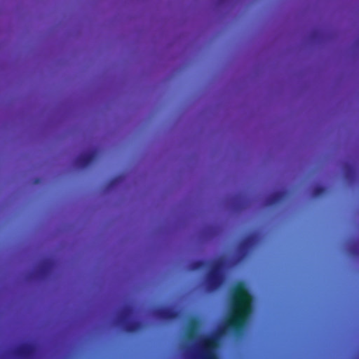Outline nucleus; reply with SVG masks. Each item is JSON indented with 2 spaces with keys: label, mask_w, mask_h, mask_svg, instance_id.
<instances>
[{
  "label": "nucleus",
  "mask_w": 359,
  "mask_h": 359,
  "mask_svg": "<svg viewBox=\"0 0 359 359\" xmlns=\"http://www.w3.org/2000/svg\"><path fill=\"white\" fill-rule=\"evenodd\" d=\"M252 312V297L243 283H238L231 294L230 313L217 332L204 338L201 343L200 359H217L215 349L218 337L228 331L240 332L243 329Z\"/></svg>",
  "instance_id": "nucleus-1"
},
{
  "label": "nucleus",
  "mask_w": 359,
  "mask_h": 359,
  "mask_svg": "<svg viewBox=\"0 0 359 359\" xmlns=\"http://www.w3.org/2000/svg\"><path fill=\"white\" fill-rule=\"evenodd\" d=\"M224 265L225 262L222 258L218 259L213 263L205 280L208 290L215 291L221 286L223 282L222 270Z\"/></svg>",
  "instance_id": "nucleus-2"
},
{
  "label": "nucleus",
  "mask_w": 359,
  "mask_h": 359,
  "mask_svg": "<svg viewBox=\"0 0 359 359\" xmlns=\"http://www.w3.org/2000/svg\"><path fill=\"white\" fill-rule=\"evenodd\" d=\"M132 314V308L127 306L123 309L118 317V323L128 333L135 332L140 328V323L130 319Z\"/></svg>",
  "instance_id": "nucleus-3"
},
{
  "label": "nucleus",
  "mask_w": 359,
  "mask_h": 359,
  "mask_svg": "<svg viewBox=\"0 0 359 359\" xmlns=\"http://www.w3.org/2000/svg\"><path fill=\"white\" fill-rule=\"evenodd\" d=\"M256 243V236L255 235H249L243 239L238 246V252L240 259L245 258L250 251L252 249Z\"/></svg>",
  "instance_id": "nucleus-4"
},
{
  "label": "nucleus",
  "mask_w": 359,
  "mask_h": 359,
  "mask_svg": "<svg viewBox=\"0 0 359 359\" xmlns=\"http://www.w3.org/2000/svg\"><path fill=\"white\" fill-rule=\"evenodd\" d=\"M98 151L92 150L88 153L81 154L76 158V165L82 168L90 165L97 158Z\"/></svg>",
  "instance_id": "nucleus-5"
},
{
  "label": "nucleus",
  "mask_w": 359,
  "mask_h": 359,
  "mask_svg": "<svg viewBox=\"0 0 359 359\" xmlns=\"http://www.w3.org/2000/svg\"><path fill=\"white\" fill-rule=\"evenodd\" d=\"M35 346L31 344H23L16 350V355L20 359H31L35 353Z\"/></svg>",
  "instance_id": "nucleus-6"
},
{
  "label": "nucleus",
  "mask_w": 359,
  "mask_h": 359,
  "mask_svg": "<svg viewBox=\"0 0 359 359\" xmlns=\"http://www.w3.org/2000/svg\"><path fill=\"white\" fill-rule=\"evenodd\" d=\"M155 315L162 320H172L177 317V312L171 308L161 307L155 311Z\"/></svg>",
  "instance_id": "nucleus-7"
},
{
  "label": "nucleus",
  "mask_w": 359,
  "mask_h": 359,
  "mask_svg": "<svg viewBox=\"0 0 359 359\" xmlns=\"http://www.w3.org/2000/svg\"><path fill=\"white\" fill-rule=\"evenodd\" d=\"M285 195L283 191L274 192L267 198L266 203L270 206L276 205L283 200Z\"/></svg>",
  "instance_id": "nucleus-8"
},
{
  "label": "nucleus",
  "mask_w": 359,
  "mask_h": 359,
  "mask_svg": "<svg viewBox=\"0 0 359 359\" xmlns=\"http://www.w3.org/2000/svg\"><path fill=\"white\" fill-rule=\"evenodd\" d=\"M198 323L196 321H192L189 325L187 333V337L190 341H194L197 336Z\"/></svg>",
  "instance_id": "nucleus-9"
},
{
  "label": "nucleus",
  "mask_w": 359,
  "mask_h": 359,
  "mask_svg": "<svg viewBox=\"0 0 359 359\" xmlns=\"http://www.w3.org/2000/svg\"><path fill=\"white\" fill-rule=\"evenodd\" d=\"M208 263L204 260H197L191 262V269L194 271L201 270L207 266Z\"/></svg>",
  "instance_id": "nucleus-10"
},
{
  "label": "nucleus",
  "mask_w": 359,
  "mask_h": 359,
  "mask_svg": "<svg viewBox=\"0 0 359 359\" xmlns=\"http://www.w3.org/2000/svg\"><path fill=\"white\" fill-rule=\"evenodd\" d=\"M51 266L52 262L50 260H45L40 268V273L41 275L45 276L48 273Z\"/></svg>",
  "instance_id": "nucleus-11"
},
{
  "label": "nucleus",
  "mask_w": 359,
  "mask_h": 359,
  "mask_svg": "<svg viewBox=\"0 0 359 359\" xmlns=\"http://www.w3.org/2000/svg\"><path fill=\"white\" fill-rule=\"evenodd\" d=\"M325 188L321 186H318L314 188L313 191V195L316 197H320L325 194Z\"/></svg>",
  "instance_id": "nucleus-12"
},
{
  "label": "nucleus",
  "mask_w": 359,
  "mask_h": 359,
  "mask_svg": "<svg viewBox=\"0 0 359 359\" xmlns=\"http://www.w3.org/2000/svg\"><path fill=\"white\" fill-rule=\"evenodd\" d=\"M346 176L348 178H353L355 176V170L353 167L349 165H346Z\"/></svg>",
  "instance_id": "nucleus-13"
},
{
  "label": "nucleus",
  "mask_w": 359,
  "mask_h": 359,
  "mask_svg": "<svg viewBox=\"0 0 359 359\" xmlns=\"http://www.w3.org/2000/svg\"><path fill=\"white\" fill-rule=\"evenodd\" d=\"M122 180L121 176H118L115 178H114L109 183V187H112L115 186L116 184L119 183Z\"/></svg>",
  "instance_id": "nucleus-14"
}]
</instances>
